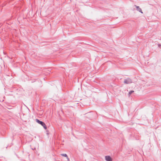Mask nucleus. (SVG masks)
<instances>
[{
  "instance_id": "obj_8",
  "label": "nucleus",
  "mask_w": 161,
  "mask_h": 161,
  "mask_svg": "<svg viewBox=\"0 0 161 161\" xmlns=\"http://www.w3.org/2000/svg\"><path fill=\"white\" fill-rule=\"evenodd\" d=\"M158 47H159V48H161V45L160 44H158Z\"/></svg>"
},
{
  "instance_id": "obj_2",
  "label": "nucleus",
  "mask_w": 161,
  "mask_h": 161,
  "mask_svg": "<svg viewBox=\"0 0 161 161\" xmlns=\"http://www.w3.org/2000/svg\"><path fill=\"white\" fill-rule=\"evenodd\" d=\"M105 158L107 161H112V159L110 156H105Z\"/></svg>"
},
{
  "instance_id": "obj_5",
  "label": "nucleus",
  "mask_w": 161,
  "mask_h": 161,
  "mask_svg": "<svg viewBox=\"0 0 161 161\" xmlns=\"http://www.w3.org/2000/svg\"><path fill=\"white\" fill-rule=\"evenodd\" d=\"M134 92V91H133V90H131V91H130L129 92V93L128 94V96L129 97L130 96V95L132 93H133V92Z\"/></svg>"
},
{
  "instance_id": "obj_4",
  "label": "nucleus",
  "mask_w": 161,
  "mask_h": 161,
  "mask_svg": "<svg viewBox=\"0 0 161 161\" xmlns=\"http://www.w3.org/2000/svg\"><path fill=\"white\" fill-rule=\"evenodd\" d=\"M135 6L136 7L137 10L139 12H141L142 14L143 13V12L142 11L141 8H140L138 6H136V5H135Z\"/></svg>"
},
{
  "instance_id": "obj_3",
  "label": "nucleus",
  "mask_w": 161,
  "mask_h": 161,
  "mask_svg": "<svg viewBox=\"0 0 161 161\" xmlns=\"http://www.w3.org/2000/svg\"><path fill=\"white\" fill-rule=\"evenodd\" d=\"M37 122H38V123L39 124H41L45 129H47V126H46V125L42 121H37Z\"/></svg>"
},
{
  "instance_id": "obj_10",
  "label": "nucleus",
  "mask_w": 161,
  "mask_h": 161,
  "mask_svg": "<svg viewBox=\"0 0 161 161\" xmlns=\"http://www.w3.org/2000/svg\"><path fill=\"white\" fill-rule=\"evenodd\" d=\"M90 118H92L91 116L90 117Z\"/></svg>"
},
{
  "instance_id": "obj_1",
  "label": "nucleus",
  "mask_w": 161,
  "mask_h": 161,
  "mask_svg": "<svg viewBox=\"0 0 161 161\" xmlns=\"http://www.w3.org/2000/svg\"><path fill=\"white\" fill-rule=\"evenodd\" d=\"M132 81L131 79L128 78L126 79L125 80L124 83L125 84H129L132 83Z\"/></svg>"
},
{
  "instance_id": "obj_7",
  "label": "nucleus",
  "mask_w": 161,
  "mask_h": 161,
  "mask_svg": "<svg viewBox=\"0 0 161 161\" xmlns=\"http://www.w3.org/2000/svg\"><path fill=\"white\" fill-rule=\"evenodd\" d=\"M61 155L63 156L68 158L66 154H61Z\"/></svg>"
},
{
  "instance_id": "obj_9",
  "label": "nucleus",
  "mask_w": 161,
  "mask_h": 161,
  "mask_svg": "<svg viewBox=\"0 0 161 161\" xmlns=\"http://www.w3.org/2000/svg\"><path fill=\"white\" fill-rule=\"evenodd\" d=\"M36 121H40V120H39L38 119H36Z\"/></svg>"
},
{
  "instance_id": "obj_6",
  "label": "nucleus",
  "mask_w": 161,
  "mask_h": 161,
  "mask_svg": "<svg viewBox=\"0 0 161 161\" xmlns=\"http://www.w3.org/2000/svg\"><path fill=\"white\" fill-rule=\"evenodd\" d=\"M92 113L91 112H90L89 113H88L87 114V116H91L92 115Z\"/></svg>"
}]
</instances>
